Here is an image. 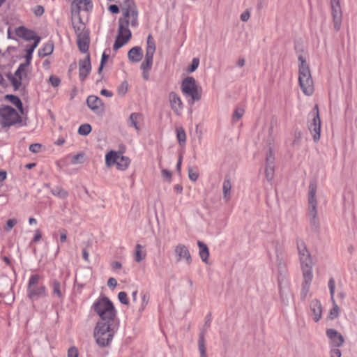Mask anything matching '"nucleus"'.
I'll list each match as a JSON object with an SVG mask.
<instances>
[{"mask_svg": "<svg viewBox=\"0 0 357 357\" xmlns=\"http://www.w3.org/2000/svg\"><path fill=\"white\" fill-rule=\"evenodd\" d=\"M297 250L303 276L301 294L302 298H305L309 293L313 278L312 260L303 241H297Z\"/></svg>", "mask_w": 357, "mask_h": 357, "instance_id": "obj_1", "label": "nucleus"}, {"mask_svg": "<svg viewBox=\"0 0 357 357\" xmlns=\"http://www.w3.org/2000/svg\"><path fill=\"white\" fill-rule=\"evenodd\" d=\"M119 322L98 321L94 328L93 337L101 347L108 346L116 333Z\"/></svg>", "mask_w": 357, "mask_h": 357, "instance_id": "obj_2", "label": "nucleus"}, {"mask_svg": "<svg viewBox=\"0 0 357 357\" xmlns=\"http://www.w3.org/2000/svg\"><path fill=\"white\" fill-rule=\"evenodd\" d=\"M92 309L100 318L98 321L119 322L113 303L106 297L100 298L95 301Z\"/></svg>", "mask_w": 357, "mask_h": 357, "instance_id": "obj_3", "label": "nucleus"}, {"mask_svg": "<svg viewBox=\"0 0 357 357\" xmlns=\"http://www.w3.org/2000/svg\"><path fill=\"white\" fill-rule=\"evenodd\" d=\"M298 82L304 94L311 96L314 92V83L308 64L302 56L298 57Z\"/></svg>", "mask_w": 357, "mask_h": 357, "instance_id": "obj_4", "label": "nucleus"}, {"mask_svg": "<svg viewBox=\"0 0 357 357\" xmlns=\"http://www.w3.org/2000/svg\"><path fill=\"white\" fill-rule=\"evenodd\" d=\"M181 90L190 105L201 99L202 88L192 77H187L181 82Z\"/></svg>", "mask_w": 357, "mask_h": 357, "instance_id": "obj_5", "label": "nucleus"}, {"mask_svg": "<svg viewBox=\"0 0 357 357\" xmlns=\"http://www.w3.org/2000/svg\"><path fill=\"white\" fill-rule=\"evenodd\" d=\"M26 294L28 298L32 301H37L47 296V288L45 285L41 282V278L39 275L34 274L30 276L27 284Z\"/></svg>", "mask_w": 357, "mask_h": 357, "instance_id": "obj_6", "label": "nucleus"}, {"mask_svg": "<svg viewBox=\"0 0 357 357\" xmlns=\"http://www.w3.org/2000/svg\"><path fill=\"white\" fill-rule=\"evenodd\" d=\"M317 183L310 182L308 188V209L307 214L311 226L317 229L319 226V220L317 213V200L316 197Z\"/></svg>", "mask_w": 357, "mask_h": 357, "instance_id": "obj_7", "label": "nucleus"}, {"mask_svg": "<svg viewBox=\"0 0 357 357\" xmlns=\"http://www.w3.org/2000/svg\"><path fill=\"white\" fill-rule=\"evenodd\" d=\"M155 43L151 35L147 38L146 54L144 60L141 64V69L142 70V77L145 80H148L149 77V70L153 65V55L155 52Z\"/></svg>", "mask_w": 357, "mask_h": 357, "instance_id": "obj_8", "label": "nucleus"}, {"mask_svg": "<svg viewBox=\"0 0 357 357\" xmlns=\"http://www.w3.org/2000/svg\"><path fill=\"white\" fill-rule=\"evenodd\" d=\"M105 164L107 167L116 165L118 169L124 171L128 167L130 160L116 151H111L105 155Z\"/></svg>", "mask_w": 357, "mask_h": 357, "instance_id": "obj_9", "label": "nucleus"}, {"mask_svg": "<svg viewBox=\"0 0 357 357\" xmlns=\"http://www.w3.org/2000/svg\"><path fill=\"white\" fill-rule=\"evenodd\" d=\"M310 115L312 119V121L308 123V129L312 136L314 142H317L321 136V120L317 105L314 106V108L310 113Z\"/></svg>", "mask_w": 357, "mask_h": 357, "instance_id": "obj_10", "label": "nucleus"}, {"mask_svg": "<svg viewBox=\"0 0 357 357\" xmlns=\"http://www.w3.org/2000/svg\"><path fill=\"white\" fill-rule=\"evenodd\" d=\"M0 115L5 126H11L22 121V119L17 111L10 106L0 109Z\"/></svg>", "mask_w": 357, "mask_h": 357, "instance_id": "obj_11", "label": "nucleus"}, {"mask_svg": "<svg viewBox=\"0 0 357 357\" xmlns=\"http://www.w3.org/2000/svg\"><path fill=\"white\" fill-rule=\"evenodd\" d=\"M128 26V25L123 23L122 20H119L118 34L114 44V50H118L125 44H126L130 39L132 34Z\"/></svg>", "mask_w": 357, "mask_h": 357, "instance_id": "obj_12", "label": "nucleus"}, {"mask_svg": "<svg viewBox=\"0 0 357 357\" xmlns=\"http://www.w3.org/2000/svg\"><path fill=\"white\" fill-rule=\"evenodd\" d=\"M123 18L121 19L124 24L128 26H136L138 24V13L135 5L132 1H127V8L123 9Z\"/></svg>", "mask_w": 357, "mask_h": 357, "instance_id": "obj_13", "label": "nucleus"}, {"mask_svg": "<svg viewBox=\"0 0 357 357\" xmlns=\"http://www.w3.org/2000/svg\"><path fill=\"white\" fill-rule=\"evenodd\" d=\"M331 7L333 20V26L335 31H338L341 28L342 17L340 0H331Z\"/></svg>", "mask_w": 357, "mask_h": 357, "instance_id": "obj_14", "label": "nucleus"}, {"mask_svg": "<svg viewBox=\"0 0 357 357\" xmlns=\"http://www.w3.org/2000/svg\"><path fill=\"white\" fill-rule=\"evenodd\" d=\"M174 255L177 262L185 261L187 265L192 264V257L188 248L183 244H178L174 248Z\"/></svg>", "mask_w": 357, "mask_h": 357, "instance_id": "obj_15", "label": "nucleus"}, {"mask_svg": "<svg viewBox=\"0 0 357 357\" xmlns=\"http://www.w3.org/2000/svg\"><path fill=\"white\" fill-rule=\"evenodd\" d=\"M28 68L27 63H21L15 71V77L11 78V82L15 89H19L22 81L27 77Z\"/></svg>", "mask_w": 357, "mask_h": 357, "instance_id": "obj_16", "label": "nucleus"}, {"mask_svg": "<svg viewBox=\"0 0 357 357\" xmlns=\"http://www.w3.org/2000/svg\"><path fill=\"white\" fill-rule=\"evenodd\" d=\"M168 100L174 113L177 116L181 115L183 109V103L178 94L174 91L170 92L168 96Z\"/></svg>", "mask_w": 357, "mask_h": 357, "instance_id": "obj_17", "label": "nucleus"}, {"mask_svg": "<svg viewBox=\"0 0 357 357\" xmlns=\"http://www.w3.org/2000/svg\"><path fill=\"white\" fill-rule=\"evenodd\" d=\"M89 108L95 114H100L103 111V103L100 98L96 96H89L86 99Z\"/></svg>", "mask_w": 357, "mask_h": 357, "instance_id": "obj_18", "label": "nucleus"}, {"mask_svg": "<svg viewBox=\"0 0 357 357\" xmlns=\"http://www.w3.org/2000/svg\"><path fill=\"white\" fill-rule=\"evenodd\" d=\"M91 70L89 54L79 61V77L82 81H84Z\"/></svg>", "mask_w": 357, "mask_h": 357, "instance_id": "obj_19", "label": "nucleus"}, {"mask_svg": "<svg viewBox=\"0 0 357 357\" xmlns=\"http://www.w3.org/2000/svg\"><path fill=\"white\" fill-rule=\"evenodd\" d=\"M328 285V288H329V291H330L331 301L333 304V309L331 310V312H330V317L333 319L336 318L338 316V311H339V307L335 303V301L334 299L335 288V280L333 278H330Z\"/></svg>", "mask_w": 357, "mask_h": 357, "instance_id": "obj_20", "label": "nucleus"}, {"mask_svg": "<svg viewBox=\"0 0 357 357\" xmlns=\"http://www.w3.org/2000/svg\"><path fill=\"white\" fill-rule=\"evenodd\" d=\"M50 286L52 296H56L59 301H63L65 291L64 284H62L57 280H53L50 283Z\"/></svg>", "mask_w": 357, "mask_h": 357, "instance_id": "obj_21", "label": "nucleus"}, {"mask_svg": "<svg viewBox=\"0 0 357 357\" xmlns=\"http://www.w3.org/2000/svg\"><path fill=\"white\" fill-rule=\"evenodd\" d=\"M326 335L331 340V343L334 347H340L344 342L342 335L335 329H328L326 331Z\"/></svg>", "mask_w": 357, "mask_h": 357, "instance_id": "obj_22", "label": "nucleus"}, {"mask_svg": "<svg viewBox=\"0 0 357 357\" xmlns=\"http://www.w3.org/2000/svg\"><path fill=\"white\" fill-rule=\"evenodd\" d=\"M77 43L79 50L82 52H87L89 46V33H79V35L77 36Z\"/></svg>", "mask_w": 357, "mask_h": 357, "instance_id": "obj_23", "label": "nucleus"}, {"mask_svg": "<svg viewBox=\"0 0 357 357\" xmlns=\"http://www.w3.org/2000/svg\"><path fill=\"white\" fill-rule=\"evenodd\" d=\"M16 34L26 40H33L36 41L37 38H40L33 31L29 30L23 26H20L16 29Z\"/></svg>", "mask_w": 357, "mask_h": 357, "instance_id": "obj_24", "label": "nucleus"}, {"mask_svg": "<svg viewBox=\"0 0 357 357\" xmlns=\"http://www.w3.org/2000/svg\"><path fill=\"white\" fill-rule=\"evenodd\" d=\"M128 57L131 62L137 63L140 61L143 57L142 49L140 47L131 48L128 53Z\"/></svg>", "mask_w": 357, "mask_h": 357, "instance_id": "obj_25", "label": "nucleus"}, {"mask_svg": "<svg viewBox=\"0 0 357 357\" xmlns=\"http://www.w3.org/2000/svg\"><path fill=\"white\" fill-rule=\"evenodd\" d=\"M310 309L313 313V319L317 322L321 317L322 308L320 302L318 300H313L310 304Z\"/></svg>", "mask_w": 357, "mask_h": 357, "instance_id": "obj_26", "label": "nucleus"}, {"mask_svg": "<svg viewBox=\"0 0 357 357\" xmlns=\"http://www.w3.org/2000/svg\"><path fill=\"white\" fill-rule=\"evenodd\" d=\"M231 188V180L229 176H226L222 184L223 199L225 202H228L230 200Z\"/></svg>", "mask_w": 357, "mask_h": 357, "instance_id": "obj_27", "label": "nucleus"}, {"mask_svg": "<svg viewBox=\"0 0 357 357\" xmlns=\"http://www.w3.org/2000/svg\"><path fill=\"white\" fill-rule=\"evenodd\" d=\"M146 257V252L144 247L140 244H137L135 247L134 259L139 263Z\"/></svg>", "mask_w": 357, "mask_h": 357, "instance_id": "obj_28", "label": "nucleus"}, {"mask_svg": "<svg viewBox=\"0 0 357 357\" xmlns=\"http://www.w3.org/2000/svg\"><path fill=\"white\" fill-rule=\"evenodd\" d=\"M276 261L279 273L280 275H286L287 272V264L281 252L277 251Z\"/></svg>", "mask_w": 357, "mask_h": 357, "instance_id": "obj_29", "label": "nucleus"}, {"mask_svg": "<svg viewBox=\"0 0 357 357\" xmlns=\"http://www.w3.org/2000/svg\"><path fill=\"white\" fill-rule=\"evenodd\" d=\"M197 245L199 247V255L200 258L204 262L207 263L209 257V250L207 245L199 241H197Z\"/></svg>", "mask_w": 357, "mask_h": 357, "instance_id": "obj_30", "label": "nucleus"}, {"mask_svg": "<svg viewBox=\"0 0 357 357\" xmlns=\"http://www.w3.org/2000/svg\"><path fill=\"white\" fill-rule=\"evenodd\" d=\"M54 50L53 43L49 41L43 45V47L38 50L39 56L43 57L52 53Z\"/></svg>", "mask_w": 357, "mask_h": 357, "instance_id": "obj_31", "label": "nucleus"}, {"mask_svg": "<svg viewBox=\"0 0 357 357\" xmlns=\"http://www.w3.org/2000/svg\"><path fill=\"white\" fill-rule=\"evenodd\" d=\"M142 119V115L139 113H132L128 119L129 126H132L135 130H139V127L138 126L139 121Z\"/></svg>", "mask_w": 357, "mask_h": 357, "instance_id": "obj_32", "label": "nucleus"}, {"mask_svg": "<svg viewBox=\"0 0 357 357\" xmlns=\"http://www.w3.org/2000/svg\"><path fill=\"white\" fill-rule=\"evenodd\" d=\"M53 195L58 197L61 199H65L68 196V192L61 186H56L51 190Z\"/></svg>", "mask_w": 357, "mask_h": 357, "instance_id": "obj_33", "label": "nucleus"}, {"mask_svg": "<svg viewBox=\"0 0 357 357\" xmlns=\"http://www.w3.org/2000/svg\"><path fill=\"white\" fill-rule=\"evenodd\" d=\"M198 345L199 351L200 353V357H207L205 340L204 335L202 333L199 335Z\"/></svg>", "mask_w": 357, "mask_h": 357, "instance_id": "obj_34", "label": "nucleus"}, {"mask_svg": "<svg viewBox=\"0 0 357 357\" xmlns=\"http://www.w3.org/2000/svg\"><path fill=\"white\" fill-rule=\"evenodd\" d=\"M176 137L181 146H183L185 144L186 135L183 128H176Z\"/></svg>", "mask_w": 357, "mask_h": 357, "instance_id": "obj_35", "label": "nucleus"}, {"mask_svg": "<svg viewBox=\"0 0 357 357\" xmlns=\"http://www.w3.org/2000/svg\"><path fill=\"white\" fill-rule=\"evenodd\" d=\"M7 98L10 100V102L13 105H15L17 107L20 112L23 114V106L20 99L18 97L13 95L7 96Z\"/></svg>", "mask_w": 357, "mask_h": 357, "instance_id": "obj_36", "label": "nucleus"}, {"mask_svg": "<svg viewBox=\"0 0 357 357\" xmlns=\"http://www.w3.org/2000/svg\"><path fill=\"white\" fill-rule=\"evenodd\" d=\"M73 27L77 36L79 35V33H89L88 31L86 30L85 24L80 20H79L77 23L73 22Z\"/></svg>", "mask_w": 357, "mask_h": 357, "instance_id": "obj_37", "label": "nucleus"}, {"mask_svg": "<svg viewBox=\"0 0 357 357\" xmlns=\"http://www.w3.org/2000/svg\"><path fill=\"white\" fill-rule=\"evenodd\" d=\"M91 132V126L88 124H82L78 128V133L80 135L86 136Z\"/></svg>", "mask_w": 357, "mask_h": 357, "instance_id": "obj_38", "label": "nucleus"}, {"mask_svg": "<svg viewBox=\"0 0 357 357\" xmlns=\"http://www.w3.org/2000/svg\"><path fill=\"white\" fill-rule=\"evenodd\" d=\"M266 165H274L275 153L272 147H269L268 152L266 154Z\"/></svg>", "mask_w": 357, "mask_h": 357, "instance_id": "obj_39", "label": "nucleus"}, {"mask_svg": "<svg viewBox=\"0 0 357 357\" xmlns=\"http://www.w3.org/2000/svg\"><path fill=\"white\" fill-rule=\"evenodd\" d=\"M266 179L268 181L273 180L274 176V165H266L265 169Z\"/></svg>", "mask_w": 357, "mask_h": 357, "instance_id": "obj_40", "label": "nucleus"}, {"mask_svg": "<svg viewBox=\"0 0 357 357\" xmlns=\"http://www.w3.org/2000/svg\"><path fill=\"white\" fill-rule=\"evenodd\" d=\"M78 6L79 9L85 10H89L93 7L92 3L89 0H79Z\"/></svg>", "mask_w": 357, "mask_h": 357, "instance_id": "obj_41", "label": "nucleus"}, {"mask_svg": "<svg viewBox=\"0 0 357 357\" xmlns=\"http://www.w3.org/2000/svg\"><path fill=\"white\" fill-rule=\"evenodd\" d=\"M84 153H78L75 155H73L71 160V163L73 165L81 164L84 162Z\"/></svg>", "mask_w": 357, "mask_h": 357, "instance_id": "obj_42", "label": "nucleus"}, {"mask_svg": "<svg viewBox=\"0 0 357 357\" xmlns=\"http://www.w3.org/2000/svg\"><path fill=\"white\" fill-rule=\"evenodd\" d=\"M128 84L126 81H123L121 83L117 89L118 93L119 95L123 96L128 91Z\"/></svg>", "mask_w": 357, "mask_h": 357, "instance_id": "obj_43", "label": "nucleus"}, {"mask_svg": "<svg viewBox=\"0 0 357 357\" xmlns=\"http://www.w3.org/2000/svg\"><path fill=\"white\" fill-rule=\"evenodd\" d=\"M40 40V38H37L36 41L33 42V43L28 47L26 50V54L32 55L33 52H34L35 49L38 45Z\"/></svg>", "mask_w": 357, "mask_h": 357, "instance_id": "obj_44", "label": "nucleus"}, {"mask_svg": "<svg viewBox=\"0 0 357 357\" xmlns=\"http://www.w3.org/2000/svg\"><path fill=\"white\" fill-rule=\"evenodd\" d=\"M17 223V221L16 219H9L6 222V225L5 227V230L6 231H10Z\"/></svg>", "mask_w": 357, "mask_h": 357, "instance_id": "obj_45", "label": "nucleus"}, {"mask_svg": "<svg viewBox=\"0 0 357 357\" xmlns=\"http://www.w3.org/2000/svg\"><path fill=\"white\" fill-rule=\"evenodd\" d=\"M118 298L119 301L124 305H128L129 301L128 298L127 294L124 291H121L118 294Z\"/></svg>", "mask_w": 357, "mask_h": 357, "instance_id": "obj_46", "label": "nucleus"}, {"mask_svg": "<svg viewBox=\"0 0 357 357\" xmlns=\"http://www.w3.org/2000/svg\"><path fill=\"white\" fill-rule=\"evenodd\" d=\"M199 60L197 58H194L192 61L191 65L189 66L188 69V73L194 72L199 66Z\"/></svg>", "mask_w": 357, "mask_h": 357, "instance_id": "obj_47", "label": "nucleus"}, {"mask_svg": "<svg viewBox=\"0 0 357 357\" xmlns=\"http://www.w3.org/2000/svg\"><path fill=\"white\" fill-rule=\"evenodd\" d=\"M149 295L146 294H144L142 295V301L141 306L139 309V312H142L145 309L146 306L147 305V304L149 303Z\"/></svg>", "mask_w": 357, "mask_h": 357, "instance_id": "obj_48", "label": "nucleus"}, {"mask_svg": "<svg viewBox=\"0 0 357 357\" xmlns=\"http://www.w3.org/2000/svg\"><path fill=\"white\" fill-rule=\"evenodd\" d=\"M49 82L53 87H57L61 84V79L54 75H51Z\"/></svg>", "mask_w": 357, "mask_h": 357, "instance_id": "obj_49", "label": "nucleus"}, {"mask_svg": "<svg viewBox=\"0 0 357 357\" xmlns=\"http://www.w3.org/2000/svg\"><path fill=\"white\" fill-rule=\"evenodd\" d=\"M243 114L244 109L242 108H237L233 114V120L238 121L243 116Z\"/></svg>", "mask_w": 357, "mask_h": 357, "instance_id": "obj_50", "label": "nucleus"}, {"mask_svg": "<svg viewBox=\"0 0 357 357\" xmlns=\"http://www.w3.org/2000/svg\"><path fill=\"white\" fill-rule=\"evenodd\" d=\"M109 59V55L106 54L105 52H103L101 58L100 65L98 68V73H100L103 69L104 64L107 62Z\"/></svg>", "mask_w": 357, "mask_h": 357, "instance_id": "obj_51", "label": "nucleus"}, {"mask_svg": "<svg viewBox=\"0 0 357 357\" xmlns=\"http://www.w3.org/2000/svg\"><path fill=\"white\" fill-rule=\"evenodd\" d=\"M68 357H78V350L75 347H71L68 349Z\"/></svg>", "mask_w": 357, "mask_h": 357, "instance_id": "obj_52", "label": "nucleus"}, {"mask_svg": "<svg viewBox=\"0 0 357 357\" xmlns=\"http://www.w3.org/2000/svg\"><path fill=\"white\" fill-rule=\"evenodd\" d=\"M161 174L163 178H166L168 181H170L172 179V172L166 169H162L161 170Z\"/></svg>", "mask_w": 357, "mask_h": 357, "instance_id": "obj_53", "label": "nucleus"}, {"mask_svg": "<svg viewBox=\"0 0 357 357\" xmlns=\"http://www.w3.org/2000/svg\"><path fill=\"white\" fill-rule=\"evenodd\" d=\"M33 13L36 16H40L44 13V8L41 6H37L34 8Z\"/></svg>", "mask_w": 357, "mask_h": 357, "instance_id": "obj_54", "label": "nucleus"}, {"mask_svg": "<svg viewBox=\"0 0 357 357\" xmlns=\"http://www.w3.org/2000/svg\"><path fill=\"white\" fill-rule=\"evenodd\" d=\"M188 177L191 181H196L198 178V174L192 172V169H189Z\"/></svg>", "mask_w": 357, "mask_h": 357, "instance_id": "obj_55", "label": "nucleus"}, {"mask_svg": "<svg viewBox=\"0 0 357 357\" xmlns=\"http://www.w3.org/2000/svg\"><path fill=\"white\" fill-rule=\"evenodd\" d=\"M40 145L39 144H33L29 146V151L33 153H38L40 149Z\"/></svg>", "mask_w": 357, "mask_h": 357, "instance_id": "obj_56", "label": "nucleus"}, {"mask_svg": "<svg viewBox=\"0 0 357 357\" xmlns=\"http://www.w3.org/2000/svg\"><path fill=\"white\" fill-rule=\"evenodd\" d=\"M341 351L339 349H333L331 351V357H341Z\"/></svg>", "mask_w": 357, "mask_h": 357, "instance_id": "obj_57", "label": "nucleus"}, {"mask_svg": "<svg viewBox=\"0 0 357 357\" xmlns=\"http://www.w3.org/2000/svg\"><path fill=\"white\" fill-rule=\"evenodd\" d=\"M107 285L110 288H114L117 285L116 279L114 278H110L107 281Z\"/></svg>", "mask_w": 357, "mask_h": 357, "instance_id": "obj_58", "label": "nucleus"}, {"mask_svg": "<svg viewBox=\"0 0 357 357\" xmlns=\"http://www.w3.org/2000/svg\"><path fill=\"white\" fill-rule=\"evenodd\" d=\"M41 237H42V236H41L40 230H38V229L36 230L35 232L34 237L33 238V242H34V243L38 242L41 239Z\"/></svg>", "mask_w": 357, "mask_h": 357, "instance_id": "obj_59", "label": "nucleus"}, {"mask_svg": "<svg viewBox=\"0 0 357 357\" xmlns=\"http://www.w3.org/2000/svg\"><path fill=\"white\" fill-rule=\"evenodd\" d=\"M67 239V231L65 229H62L60 234V241L63 243Z\"/></svg>", "mask_w": 357, "mask_h": 357, "instance_id": "obj_60", "label": "nucleus"}, {"mask_svg": "<svg viewBox=\"0 0 357 357\" xmlns=\"http://www.w3.org/2000/svg\"><path fill=\"white\" fill-rule=\"evenodd\" d=\"M250 18V13L248 12V11H245V12H243L241 15V20L243 21V22H246L249 20Z\"/></svg>", "mask_w": 357, "mask_h": 357, "instance_id": "obj_61", "label": "nucleus"}, {"mask_svg": "<svg viewBox=\"0 0 357 357\" xmlns=\"http://www.w3.org/2000/svg\"><path fill=\"white\" fill-rule=\"evenodd\" d=\"M109 10L112 13H118L119 12V8L116 5H111L109 7Z\"/></svg>", "mask_w": 357, "mask_h": 357, "instance_id": "obj_62", "label": "nucleus"}, {"mask_svg": "<svg viewBox=\"0 0 357 357\" xmlns=\"http://www.w3.org/2000/svg\"><path fill=\"white\" fill-rule=\"evenodd\" d=\"M100 94L104 96L109 97V98H110L113 96V93L107 89H102L100 91Z\"/></svg>", "mask_w": 357, "mask_h": 357, "instance_id": "obj_63", "label": "nucleus"}, {"mask_svg": "<svg viewBox=\"0 0 357 357\" xmlns=\"http://www.w3.org/2000/svg\"><path fill=\"white\" fill-rule=\"evenodd\" d=\"M174 190L176 193L181 194L183 192V187L179 184H176L174 186Z\"/></svg>", "mask_w": 357, "mask_h": 357, "instance_id": "obj_64", "label": "nucleus"}]
</instances>
